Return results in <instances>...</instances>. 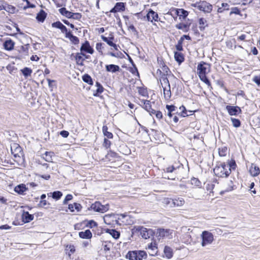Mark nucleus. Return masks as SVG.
Instances as JSON below:
<instances>
[{"mask_svg":"<svg viewBox=\"0 0 260 260\" xmlns=\"http://www.w3.org/2000/svg\"><path fill=\"white\" fill-rule=\"evenodd\" d=\"M210 68V64L204 61L199 63L197 67L198 74L200 80L208 85H210V82L206 74L209 72Z\"/></svg>","mask_w":260,"mask_h":260,"instance_id":"nucleus-1","label":"nucleus"},{"mask_svg":"<svg viewBox=\"0 0 260 260\" xmlns=\"http://www.w3.org/2000/svg\"><path fill=\"white\" fill-rule=\"evenodd\" d=\"M225 162L216 165L213 170L215 175L218 177H228L231 174V169Z\"/></svg>","mask_w":260,"mask_h":260,"instance_id":"nucleus-2","label":"nucleus"},{"mask_svg":"<svg viewBox=\"0 0 260 260\" xmlns=\"http://www.w3.org/2000/svg\"><path fill=\"white\" fill-rule=\"evenodd\" d=\"M192 6L205 13H210L212 10V6L206 1H201Z\"/></svg>","mask_w":260,"mask_h":260,"instance_id":"nucleus-3","label":"nucleus"},{"mask_svg":"<svg viewBox=\"0 0 260 260\" xmlns=\"http://www.w3.org/2000/svg\"><path fill=\"white\" fill-rule=\"evenodd\" d=\"M109 206L108 204L105 205H102V204L98 201L95 202L94 203L92 204L90 206V209L94 210L95 212L105 213L109 210Z\"/></svg>","mask_w":260,"mask_h":260,"instance_id":"nucleus-4","label":"nucleus"},{"mask_svg":"<svg viewBox=\"0 0 260 260\" xmlns=\"http://www.w3.org/2000/svg\"><path fill=\"white\" fill-rule=\"evenodd\" d=\"M202 246L204 247L210 244L213 241V236L212 233L208 231H204L202 234Z\"/></svg>","mask_w":260,"mask_h":260,"instance_id":"nucleus-5","label":"nucleus"},{"mask_svg":"<svg viewBox=\"0 0 260 260\" xmlns=\"http://www.w3.org/2000/svg\"><path fill=\"white\" fill-rule=\"evenodd\" d=\"M136 231L139 232L144 239H149L152 235L153 231L151 229H147L142 226L135 227Z\"/></svg>","mask_w":260,"mask_h":260,"instance_id":"nucleus-6","label":"nucleus"},{"mask_svg":"<svg viewBox=\"0 0 260 260\" xmlns=\"http://www.w3.org/2000/svg\"><path fill=\"white\" fill-rule=\"evenodd\" d=\"M165 203L170 205L171 207H180L183 205L184 201L182 198L167 199Z\"/></svg>","mask_w":260,"mask_h":260,"instance_id":"nucleus-7","label":"nucleus"},{"mask_svg":"<svg viewBox=\"0 0 260 260\" xmlns=\"http://www.w3.org/2000/svg\"><path fill=\"white\" fill-rule=\"evenodd\" d=\"M225 109L227 110L229 114L231 116H237L242 112L241 108L237 106H233L227 105L225 107Z\"/></svg>","mask_w":260,"mask_h":260,"instance_id":"nucleus-8","label":"nucleus"},{"mask_svg":"<svg viewBox=\"0 0 260 260\" xmlns=\"http://www.w3.org/2000/svg\"><path fill=\"white\" fill-rule=\"evenodd\" d=\"M80 52H86L92 54L94 52V50L90 46L89 42L88 41H85V42L83 43L81 46Z\"/></svg>","mask_w":260,"mask_h":260,"instance_id":"nucleus-9","label":"nucleus"},{"mask_svg":"<svg viewBox=\"0 0 260 260\" xmlns=\"http://www.w3.org/2000/svg\"><path fill=\"white\" fill-rule=\"evenodd\" d=\"M125 9V4L122 2L116 3L114 7L110 10L111 13H115L118 12H123Z\"/></svg>","mask_w":260,"mask_h":260,"instance_id":"nucleus-10","label":"nucleus"},{"mask_svg":"<svg viewBox=\"0 0 260 260\" xmlns=\"http://www.w3.org/2000/svg\"><path fill=\"white\" fill-rule=\"evenodd\" d=\"M166 108L167 110V116H168V118L166 119L165 120L167 122L169 123L171 121V118L174 114L173 112L175 111L176 107L173 105H167Z\"/></svg>","mask_w":260,"mask_h":260,"instance_id":"nucleus-11","label":"nucleus"},{"mask_svg":"<svg viewBox=\"0 0 260 260\" xmlns=\"http://www.w3.org/2000/svg\"><path fill=\"white\" fill-rule=\"evenodd\" d=\"M101 38L104 42L107 43L108 45L113 47L115 50H118V45H117L115 43H113V42L114 40V37L113 36L107 38L102 35L101 36Z\"/></svg>","mask_w":260,"mask_h":260,"instance_id":"nucleus-12","label":"nucleus"},{"mask_svg":"<svg viewBox=\"0 0 260 260\" xmlns=\"http://www.w3.org/2000/svg\"><path fill=\"white\" fill-rule=\"evenodd\" d=\"M141 103L143 104V108L148 112L150 115H152V113H155V110L153 109L151 107L150 101L142 100Z\"/></svg>","mask_w":260,"mask_h":260,"instance_id":"nucleus-13","label":"nucleus"},{"mask_svg":"<svg viewBox=\"0 0 260 260\" xmlns=\"http://www.w3.org/2000/svg\"><path fill=\"white\" fill-rule=\"evenodd\" d=\"M34 215L29 213L28 211H23L22 214V219L24 223H28L34 219Z\"/></svg>","mask_w":260,"mask_h":260,"instance_id":"nucleus-14","label":"nucleus"},{"mask_svg":"<svg viewBox=\"0 0 260 260\" xmlns=\"http://www.w3.org/2000/svg\"><path fill=\"white\" fill-rule=\"evenodd\" d=\"M28 190L24 184H20L14 188V191L19 194H24V192Z\"/></svg>","mask_w":260,"mask_h":260,"instance_id":"nucleus-15","label":"nucleus"},{"mask_svg":"<svg viewBox=\"0 0 260 260\" xmlns=\"http://www.w3.org/2000/svg\"><path fill=\"white\" fill-rule=\"evenodd\" d=\"M105 68L107 72H111L112 73L118 72L120 70V67L118 66L113 64L106 65Z\"/></svg>","mask_w":260,"mask_h":260,"instance_id":"nucleus-16","label":"nucleus"},{"mask_svg":"<svg viewBox=\"0 0 260 260\" xmlns=\"http://www.w3.org/2000/svg\"><path fill=\"white\" fill-rule=\"evenodd\" d=\"M106 233L110 234L113 238L117 239L120 237V232L115 229H107L105 230Z\"/></svg>","mask_w":260,"mask_h":260,"instance_id":"nucleus-17","label":"nucleus"},{"mask_svg":"<svg viewBox=\"0 0 260 260\" xmlns=\"http://www.w3.org/2000/svg\"><path fill=\"white\" fill-rule=\"evenodd\" d=\"M4 48L8 51L13 49L14 46V42L11 39L5 41L3 44Z\"/></svg>","mask_w":260,"mask_h":260,"instance_id":"nucleus-18","label":"nucleus"},{"mask_svg":"<svg viewBox=\"0 0 260 260\" xmlns=\"http://www.w3.org/2000/svg\"><path fill=\"white\" fill-rule=\"evenodd\" d=\"M58 11L62 15L68 18L72 19L73 13L67 10L66 8H61L59 9Z\"/></svg>","mask_w":260,"mask_h":260,"instance_id":"nucleus-19","label":"nucleus"},{"mask_svg":"<svg viewBox=\"0 0 260 260\" xmlns=\"http://www.w3.org/2000/svg\"><path fill=\"white\" fill-rule=\"evenodd\" d=\"M249 172L252 176H257L260 173L259 168L254 164H252L250 168Z\"/></svg>","mask_w":260,"mask_h":260,"instance_id":"nucleus-20","label":"nucleus"},{"mask_svg":"<svg viewBox=\"0 0 260 260\" xmlns=\"http://www.w3.org/2000/svg\"><path fill=\"white\" fill-rule=\"evenodd\" d=\"M46 16L47 13L44 10H41L37 14L36 19L39 22H43L46 19Z\"/></svg>","mask_w":260,"mask_h":260,"instance_id":"nucleus-21","label":"nucleus"},{"mask_svg":"<svg viewBox=\"0 0 260 260\" xmlns=\"http://www.w3.org/2000/svg\"><path fill=\"white\" fill-rule=\"evenodd\" d=\"M79 236L82 239H90L92 237V233L89 230H86L84 232H80Z\"/></svg>","mask_w":260,"mask_h":260,"instance_id":"nucleus-22","label":"nucleus"},{"mask_svg":"<svg viewBox=\"0 0 260 260\" xmlns=\"http://www.w3.org/2000/svg\"><path fill=\"white\" fill-rule=\"evenodd\" d=\"M163 88V91H164V98L166 100H169L171 97V91L170 86L167 87H164L162 85Z\"/></svg>","mask_w":260,"mask_h":260,"instance_id":"nucleus-23","label":"nucleus"},{"mask_svg":"<svg viewBox=\"0 0 260 260\" xmlns=\"http://www.w3.org/2000/svg\"><path fill=\"white\" fill-rule=\"evenodd\" d=\"M66 37L68 38L74 45H77L79 43V38L76 36H74L71 31L69 34H67V36H66Z\"/></svg>","mask_w":260,"mask_h":260,"instance_id":"nucleus-24","label":"nucleus"},{"mask_svg":"<svg viewBox=\"0 0 260 260\" xmlns=\"http://www.w3.org/2000/svg\"><path fill=\"white\" fill-rule=\"evenodd\" d=\"M82 54H83V53H76L75 55V60L76 61V63L78 65L80 66H83V61L84 60V58L82 56Z\"/></svg>","mask_w":260,"mask_h":260,"instance_id":"nucleus-25","label":"nucleus"},{"mask_svg":"<svg viewBox=\"0 0 260 260\" xmlns=\"http://www.w3.org/2000/svg\"><path fill=\"white\" fill-rule=\"evenodd\" d=\"M199 28L201 31L205 30V28L208 26L207 21L204 18H201L199 20Z\"/></svg>","mask_w":260,"mask_h":260,"instance_id":"nucleus-26","label":"nucleus"},{"mask_svg":"<svg viewBox=\"0 0 260 260\" xmlns=\"http://www.w3.org/2000/svg\"><path fill=\"white\" fill-rule=\"evenodd\" d=\"M174 57L175 60L179 64L183 62L184 60V57L183 54L178 52H174Z\"/></svg>","mask_w":260,"mask_h":260,"instance_id":"nucleus-27","label":"nucleus"},{"mask_svg":"<svg viewBox=\"0 0 260 260\" xmlns=\"http://www.w3.org/2000/svg\"><path fill=\"white\" fill-rule=\"evenodd\" d=\"M129 61L132 64V66H133V68H132L130 70V72L134 75H135L136 74L137 75L139 76V73L138 70V69L135 64L134 62L133 61V59L129 57Z\"/></svg>","mask_w":260,"mask_h":260,"instance_id":"nucleus-28","label":"nucleus"},{"mask_svg":"<svg viewBox=\"0 0 260 260\" xmlns=\"http://www.w3.org/2000/svg\"><path fill=\"white\" fill-rule=\"evenodd\" d=\"M50 194H52L53 199L58 200L61 198L62 196V193L60 191H55L53 192H50L48 193V196H50Z\"/></svg>","mask_w":260,"mask_h":260,"instance_id":"nucleus-29","label":"nucleus"},{"mask_svg":"<svg viewBox=\"0 0 260 260\" xmlns=\"http://www.w3.org/2000/svg\"><path fill=\"white\" fill-rule=\"evenodd\" d=\"M16 8L15 7H14L13 6L8 5L6 3L5 4V5H4V10H5V11H6L7 12H8L10 13H11V14L15 13V11H16Z\"/></svg>","mask_w":260,"mask_h":260,"instance_id":"nucleus-30","label":"nucleus"},{"mask_svg":"<svg viewBox=\"0 0 260 260\" xmlns=\"http://www.w3.org/2000/svg\"><path fill=\"white\" fill-rule=\"evenodd\" d=\"M82 80L84 82L89 85H93V82L91 76L87 74H85L82 76Z\"/></svg>","mask_w":260,"mask_h":260,"instance_id":"nucleus-31","label":"nucleus"},{"mask_svg":"<svg viewBox=\"0 0 260 260\" xmlns=\"http://www.w3.org/2000/svg\"><path fill=\"white\" fill-rule=\"evenodd\" d=\"M21 72L22 73L23 75L25 78H27L31 75L32 71L30 68H29L28 67H25L23 69L21 70Z\"/></svg>","mask_w":260,"mask_h":260,"instance_id":"nucleus-32","label":"nucleus"},{"mask_svg":"<svg viewBox=\"0 0 260 260\" xmlns=\"http://www.w3.org/2000/svg\"><path fill=\"white\" fill-rule=\"evenodd\" d=\"M137 251H130L126 255V258L129 260H136Z\"/></svg>","mask_w":260,"mask_h":260,"instance_id":"nucleus-33","label":"nucleus"},{"mask_svg":"<svg viewBox=\"0 0 260 260\" xmlns=\"http://www.w3.org/2000/svg\"><path fill=\"white\" fill-rule=\"evenodd\" d=\"M156 16V12L153 11L151 9H150L148 13H147L146 15V17L147 19V20L149 21H151V22H153L154 17Z\"/></svg>","mask_w":260,"mask_h":260,"instance_id":"nucleus-34","label":"nucleus"},{"mask_svg":"<svg viewBox=\"0 0 260 260\" xmlns=\"http://www.w3.org/2000/svg\"><path fill=\"white\" fill-rule=\"evenodd\" d=\"M96 86L97 87L96 92L93 94L94 96H98L100 94L103 92L104 88L103 86L98 82H96Z\"/></svg>","mask_w":260,"mask_h":260,"instance_id":"nucleus-35","label":"nucleus"},{"mask_svg":"<svg viewBox=\"0 0 260 260\" xmlns=\"http://www.w3.org/2000/svg\"><path fill=\"white\" fill-rule=\"evenodd\" d=\"M176 27L179 29H182L184 32L188 31L189 29V26L187 24L180 23L176 24Z\"/></svg>","mask_w":260,"mask_h":260,"instance_id":"nucleus-36","label":"nucleus"},{"mask_svg":"<svg viewBox=\"0 0 260 260\" xmlns=\"http://www.w3.org/2000/svg\"><path fill=\"white\" fill-rule=\"evenodd\" d=\"M136 260H142L143 258L146 257L147 254L144 251H137Z\"/></svg>","mask_w":260,"mask_h":260,"instance_id":"nucleus-37","label":"nucleus"},{"mask_svg":"<svg viewBox=\"0 0 260 260\" xmlns=\"http://www.w3.org/2000/svg\"><path fill=\"white\" fill-rule=\"evenodd\" d=\"M164 253L166 257L168 258H171L173 256V253L171 249L168 246H165L164 249Z\"/></svg>","mask_w":260,"mask_h":260,"instance_id":"nucleus-38","label":"nucleus"},{"mask_svg":"<svg viewBox=\"0 0 260 260\" xmlns=\"http://www.w3.org/2000/svg\"><path fill=\"white\" fill-rule=\"evenodd\" d=\"M177 14L178 16H182L183 18L187 17L188 15V12L187 11L184 10V9H178L177 10Z\"/></svg>","mask_w":260,"mask_h":260,"instance_id":"nucleus-39","label":"nucleus"},{"mask_svg":"<svg viewBox=\"0 0 260 260\" xmlns=\"http://www.w3.org/2000/svg\"><path fill=\"white\" fill-rule=\"evenodd\" d=\"M44 154L45 155V160L48 162H52V156L54 154L53 152L46 151Z\"/></svg>","mask_w":260,"mask_h":260,"instance_id":"nucleus-40","label":"nucleus"},{"mask_svg":"<svg viewBox=\"0 0 260 260\" xmlns=\"http://www.w3.org/2000/svg\"><path fill=\"white\" fill-rule=\"evenodd\" d=\"M231 120L232 122V124L234 127L237 128L241 126V121L239 119L232 117Z\"/></svg>","mask_w":260,"mask_h":260,"instance_id":"nucleus-41","label":"nucleus"},{"mask_svg":"<svg viewBox=\"0 0 260 260\" xmlns=\"http://www.w3.org/2000/svg\"><path fill=\"white\" fill-rule=\"evenodd\" d=\"M57 7L64 6L66 0H52Z\"/></svg>","mask_w":260,"mask_h":260,"instance_id":"nucleus-42","label":"nucleus"},{"mask_svg":"<svg viewBox=\"0 0 260 260\" xmlns=\"http://www.w3.org/2000/svg\"><path fill=\"white\" fill-rule=\"evenodd\" d=\"M229 167L228 169H231V172L232 170H235L236 168V164L234 160H231L228 164H226Z\"/></svg>","mask_w":260,"mask_h":260,"instance_id":"nucleus-43","label":"nucleus"},{"mask_svg":"<svg viewBox=\"0 0 260 260\" xmlns=\"http://www.w3.org/2000/svg\"><path fill=\"white\" fill-rule=\"evenodd\" d=\"M227 148L225 147L219 148V155L220 156H225L226 155Z\"/></svg>","mask_w":260,"mask_h":260,"instance_id":"nucleus-44","label":"nucleus"},{"mask_svg":"<svg viewBox=\"0 0 260 260\" xmlns=\"http://www.w3.org/2000/svg\"><path fill=\"white\" fill-rule=\"evenodd\" d=\"M105 44L102 43H98L96 44V49L102 54H103V49H104L105 46Z\"/></svg>","mask_w":260,"mask_h":260,"instance_id":"nucleus-45","label":"nucleus"},{"mask_svg":"<svg viewBox=\"0 0 260 260\" xmlns=\"http://www.w3.org/2000/svg\"><path fill=\"white\" fill-rule=\"evenodd\" d=\"M183 41H182V39H180L178 41L177 44L176 45V48L179 51H181L183 50Z\"/></svg>","mask_w":260,"mask_h":260,"instance_id":"nucleus-46","label":"nucleus"},{"mask_svg":"<svg viewBox=\"0 0 260 260\" xmlns=\"http://www.w3.org/2000/svg\"><path fill=\"white\" fill-rule=\"evenodd\" d=\"M112 246V245L111 242H104V243H103V246L104 247V250L105 251L110 250Z\"/></svg>","mask_w":260,"mask_h":260,"instance_id":"nucleus-47","label":"nucleus"},{"mask_svg":"<svg viewBox=\"0 0 260 260\" xmlns=\"http://www.w3.org/2000/svg\"><path fill=\"white\" fill-rule=\"evenodd\" d=\"M191 183L196 186H200L201 184L200 181L196 178H192L191 179Z\"/></svg>","mask_w":260,"mask_h":260,"instance_id":"nucleus-48","label":"nucleus"},{"mask_svg":"<svg viewBox=\"0 0 260 260\" xmlns=\"http://www.w3.org/2000/svg\"><path fill=\"white\" fill-rule=\"evenodd\" d=\"M183 109V110H182L181 112L178 114V115L183 117L187 116L188 115L187 114V111L185 107L184 106H182L180 107V109Z\"/></svg>","mask_w":260,"mask_h":260,"instance_id":"nucleus-49","label":"nucleus"},{"mask_svg":"<svg viewBox=\"0 0 260 260\" xmlns=\"http://www.w3.org/2000/svg\"><path fill=\"white\" fill-rule=\"evenodd\" d=\"M161 80L164 82V84H166L168 87L170 86L169 80L165 74H164L161 76Z\"/></svg>","mask_w":260,"mask_h":260,"instance_id":"nucleus-50","label":"nucleus"},{"mask_svg":"<svg viewBox=\"0 0 260 260\" xmlns=\"http://www.w3.org/2000/svg\"><path fill=\"white\" fill-rule=\"evenodd\" d=\"M72 199H73V196H72V194H67V195L66 196V197H65V198H64V199L63 201V205H66V204H68V202L69 201H70L72 200Z\"/></svg>","mask_w":260,"mask_h":260,"instance_id":"nucleus-51","label":"nucleus"},{"mask_svg":"<svg viewBox=\"0 0 260 260\" xmlns=\"http://www.w3.org/2000/svg\"><path fill=\"white\" fill-rule=\"evenodd\" d=\"M111 143V142L108 140L107 138L104 139V143H103V146L105 147L106 149H108L110 147Z\"/></svg>","mask_w":260,"mask_h":260,"instance_id":"nucleus-52","label":"nucleus"},{"mask_svg":"<svg viewBox=\"0 0 260 260\" xmlns=\"http://www.w3.org/2000/svg\"><path fill=\"white\" fill-rule=\"evenodd\" d=\"M66 250H69L71 253H74L75 251V246L73 245H68L66 246Z\"/></svg>","mask_w":260,"mask_h":260,"instance_id":"nucleus-53","label":"nucleus"},{"mask_svg":"<svg viewBox=\"0 0 260 260\" xmlns=\"http://www.w3.org/2000/svg\"><path fill=\"white\" fill-rule=\"evenodd\" d=\"M59 29L61 30V31L62 33L65 34L66 36H67V34H69L71 32V31H68L67 28L63 24H62L61 26L60 27Z\"/></svg>","mask_w":260,"mask_h":260,"instance_id":"nucleus-54","label":"nucleus"},{"mask_svg":"<svg viewBox=\"0 0 260 260\" xmlns=\"http://www.w3.org/2000/svg\"><path fill=\"white\" fill-rule=\"evenodd\" d=\"M252 81L256 84L258 86H260V74L257 76H255L252 79Z\"/></svg>","mask_w":260,"mask_h":260,"instance_id":"nucleus-55","label":"nucleus"},{"mask_svg":"<svg viewBox=\"0 0 260 260\" xmlns=\"http://www.w3.org/2000/svg\"><path fill=\"white\" fill-rule=\"evenodd\" d=\"M176 169L173 166H169L166 168L164 170L166 173H173Z\"/></svg>","mask_w":260,"mask_h":260,"instance_id":"nucleus-56","label":"nucleus"},{"mask_svg":"<svg viewBox=\"0 0 260 260\" xmlns=\"http://www.w3.org/2000/svg\"><path fill=\"white\" fill-rule=\"evenodd\" d=\"M87 226H89L90 228H92L93 227H96L98 226V224L94 220H91L88 222Z\"/></svg>","mask_w":260,"mask_h":260,"instance_id":"nucleus-57","label":"nucleus"},{"mask_svg":"<svg viewBox=\"0 0 260 260\" xmlns=\"http://www.w3.org/2000/svg\"><path fill=\"white\" fill-rule=\"evenodd\" d=\"M82 17V15L79 13H73L72 19L75 20H80Z\"/></svg>","mask_w":260,"mask_h":260,"instance_id":"nucleus-58","label":"nucleus"},{"mask_svg":"<svg viewBox=\"0 0 260 260\" xmlns=\"http://www.w3.org/2000/svg\"><path fill=\"white\" fill-rule=\"evenodd\" d=\"M62 23H61L59 21H57L56 22H53L52 23V26L53 27L57 28L59 29L61 26Z\"/></svg>","mask_w":260,"mask_h":260,"instance_id":"nucleus-59","label":"nucleus"},{"mask_svg":"<svg viewBox=\"0 0 260 260\" xmlns=\"http://www.w3.org/2000/svg\"><path fill=\"white\" fill-rule=\"evenodd\" d=\"M159 236L165 237L168 233L167 231H165L163 229H160L158 230Z\"/></svg>","mask_w":260,"mask_h":260,"instance_id":"nucleus-60","label":"nucleus"},{"mask_svg":"<svg viewBox=\"0 0 260 260\" xmlns=\"http://www.w3.org/2000/svg\"><path fill=\"white\" fill-rule=\"evenodd\" d=\"M60 135L63 138H67L69 135V133L67 131H61L60 132Z\"/></svg>","mask_w":260,"mask_h":260,"instance_id":"nucleus-61","label":"nucleus"},{"mask_svg":"<svg viewBox=\"0 0 260 260\" xmlns=\"http://www.w3.org/2000/svg\"><path fill=\"white\" fill-rule=\"evenodd\" d=\"M153 114H155V116L158 119H160L162 118V113L159 111H155V113H153Z\"/></svg>","mask_w":260,"mask_h":260,"instance_id":"nucleus-62","label":"nucleus"},{"mask_svg":"<svg viewBox=\"0 0 260 260\" xmlns=\"http://www.w3.org/2000/svg\"><path fill=\"white\" fill-rule=\"evenodd\" d=\"M74 206H75V209L78 212H79L81 211V210L82 209V206L80 204L77 203H74Z\"/></svg>","mask_w":260,"mask_h":260,"instance_id":"nucleus-63","label":"nucleus"},{"mask_svg":"<svg viewBox=\"0 0 260 260\" xmlns=\"http://www.w3.org/2000/svg\"><path fill=\"white\" fill-rule=\"evenodd\" d=\"M104 135L108 139H112L113 137L112 133L108 131L104 134Z\"/></svg>","mask_w":260,"mask_h":260,"instance_id":"nucleus-64","label":"nucleus"}]
</instances>
